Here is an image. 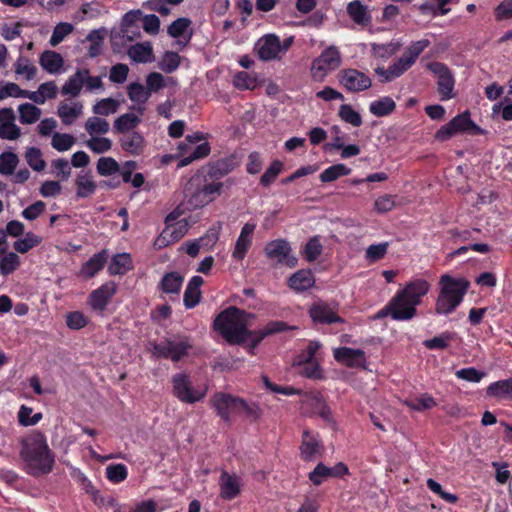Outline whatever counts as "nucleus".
I'll return each mask as SVG.
<instances>
[{
  "label": "nucleus",
  "instance_id": "1",
  "mask_svg": "<svg viewBox=\"0 0 512 512\" xmlns=\"http://www.w3.org/2000/svg\"><path fill=\"white\" fill-rule=\"evenodd\" d=\"M20 445L19 454L24 462L26 471L30 475L38 477L52 471L55 456L42 432H31L21 438Z\"/></svg>",
  "mask_w": 512,
  "mask_h": 512
},
{
  "label": "nucleus",
  "instance_id": "2",
  "mask_svg": "<svg viewBox=\"0 0 512 512\" xmlns=\"http://www.w3.org/2000/svg\"><path fill=\"white\" fill-rule=\"evenodd\" d=\"M430 289V284L424 279L408 282L404 289L397 292L390 302L377 313V318L390 315L393 320H410L416 315V306Z\"/></svg>",
  "mask_w": 512,
  "mask_h": 512
},
{
  "label": "nucleus",
  "instance_id": "3",
  "mask_svg": "<svg viewBox=\"0 0 512 512\" xmlns=\"http://www.w3.org/2000/svg\"><path fill=\"white\" fill-rule=\"evenodd\" d=\"M254 318V314L231 306L216 316L213 327L229 344L239 345L252 335L247 327Z\"/></svg>",
  "mask_w": 512,
  "mask_h": 512
},
{
  "label": "nucleus",
  "instance_id": "4",
  "mask_svg": "<svg viewBox=\"0 0 512 512\" xmlns=\"http://www.w3.org/2000/svg\"><path fill=\"white\" fill-rule=\"evenodd\" d=\"M440 285L435 311L437 314L447 315L460 305L468 290L469 282L463 278L456 279L449 275H443L440 278Z\"/></svg>",
  "mask_w": 512,
  "mask_h": 512
},
{
  "label": "nucleus",
  "instance_id": "5",
  "mask_svg": "<svg viewBox=\"0 0 512 512\" xmlns=\"http://www.w3.org/2000/svg\"><path fill=\"white\" fill-rule=\"evenodd\" d=\"M224 185L223 182H211L193 189V183L191 182L189 187L186 188L187 208L195 210L208 205L220 195Z\"/></svg>",
  "mask_w": 512,
  "mask_h": 512
},
{
  "label": "nucleus",
  "instance_id": "6",
  "mask_svg": "<svg viewBox=\"0 0 512 512\" xmlns=\"http://www.w3.org/2000/svg\"><path fill=\"white\" fill-rule=\"evenodd\" d=\"M171 382L173 395L182 403L194 404L206 396L207 388H195L190 377L185 373L173 375Z\"/></svg>",
  "mask_w": 512,
  "mask_h": 512
},
{
  "label": "nucleus",
  "instance_id": "7",
  "mask_svg": "<svg viewBox=\"0 0 512 512\" xmlns=\"http://www.w3.org/2000/svg\"><path fill=\"white\" fill-rule=\"evenodd\" d=\"M341 65V55L335 46L325 49L311 65V74L316 80H323L325 76Z\"/></svg>",
  "mask_w": 512,
  "mask_h": 512
},
{
  "label": "nucleus",
  "instance_id": "8",
  "mask_svg": "<svg viewBox=\"0 0 512 512\" xmlns=\"http://www.w3.org/2000/svg\"><path fill=\"white\" fill-rule=\"evenodd\" d=\"M428 69L437 76V91L442 101L455 97V79L451 70L441 62H431Z\"/></svg>",
  "mask_w": 512,
  "mask_h": 512
},
{
  "label": "nucleus",
  "instance_id": "9",
  "mask_svg": "<svg viewBox=\"0 0 512 512\" xmlns=\"http://www.w3.org/2000/svg\"><path fill=\"white\" fill-rule=\"evenodd\" d=\"M191 347L187 339H166L153 346V354L159 358L171 359L172 361H179L186 354Z\"/></svg>",
  "mask_w": 512,
  "mask_h": 512
},
{
  "label": "nucleus",
  "instance_id": "10",
  "mask_svg": "<svg viewBox=\"0 0 512 512\" xmlns=\"http://www.w3.org/2000/svg\"><path fill=\"white\" fill-rule=\"evenodd\" d=\"M265 254L267 258L275 260L277 264L286 265L293 268L297 265L298 259L291 255V246L284 239H276L270 241L265 246Z\"/></svg>",
  "mask_w": 512,
  "mask_h": 512
},
{
  "label": "nucleus",
  "instance_id": "11",
  "mask_svg": "<svg viewBox=\"0 0 512 512\" xmlns=\"http://www.w3.org/2000/svg\"><path fill=\"white\" fill-rule=\"evenodd\" d=\"M339 305L335 302L327 303L322 300L313 303L308 312L314 323L333 324L344 323V319L338 315Z\"/></svg>",
  "mask_w": 512,
  "mask_h": 512
},
{
  "label": "nucleus",
  "instance_id": "12",
  "mask_svg": "<svg viewBox=\"0 0 512 512\" xmlns=\"http://www.w3.org/2000/svg\"><path fill=\"white\" fill-rule=\"evenodd\" d=\"M338 80L347 91L353 93L365 91L372 85L368 75L354 68L341 70L338 73Z\"/></svg>",
  "mask_w": 512,
  "mask_h": 512
},
{
  "label": "nucleus",
  "instance_id": "13",
  "mask_svg": "<svg viewBox=\"0 0 512 512\" xmlns=\"http://www.w3.org/2000/svg\"><path fill=\"white\" fill-rule=\"evenodd\" d=\"M210 405L215 409L217 415L226 423L231 421L230 415L238 413L240 397L217 392L213 394L209 400Z\"/></svg>",
  "mask_w": 512,
  "mask_h": 512
},
{
  "label": "nucleus",
  "instance_id": "14",
  "mask_svg": "<svg viewBox=\"0 0 512 512\" xmlns=\"http://www.w3.org/2000/svg\"><path fill=\"white\" fill-rule=\"evenodd\" d=\"M333 355L338 362H342L348 367L366 368L365 352L361 349L340 347L334 350Z\"/></svg>",
  "mask_w": 512,
  "mask_h": 512
},
{
  "label": "nucleus",
  "instance_id": "15",
  "mask_svg": "<svg viewBox=\"0 0 512 512\" xmlns=\"http://www.w3.org/2000/svg\"><path fill=\"white\" fill-rule=\"evenodd\" d=\"M140 16V10L129 11L123 16V27L121 31L111 35V43L113 47L126 45L128 42H132L134 40V36H131L130 32H132L131 28L134 22H136Z\"/></svg>",
  "mask_w": 512,
  "mask_h": 512
},
{
  "label": "nucleus",
  "instance_id": "16",
  "mask_svg": "<svg viewBox=\"0 0 512 512\" xmlns=\"http://www.w3.org/2000/svg\"><path fill=\"white\" fill-rule=\"evenodd\" d=\"M116 284L109 282L94 290L89 296V304L93 310L103 311L112 296L116 293Z\"/></svg>",
  "mask_w": 512,
  "mask_h": 512
},
{
  "label": "nucleus",
  "instance_id": "17",
  "mask_svg": "<svg viewBox=\"0 0 512 512\" xmlns=\"http://www.w3.org/2000/svg\"><path fill=\"white\" fill-rule=\"evenodd\" d=\"M258 56L261 60L270 61L275 59L282 50L279 38L269 34L261 38L258 43Z\"/></svg>",
  "mask_w": 512,
  "mask_h": 512
},
{
  "label": "nucleus",
  "instance_id": "18",
  "mask_svg": "<svg viewBox=\"0 0 512 512\" xmlns=\"http://www.w3.org/2000/svg\"><path fill=\"white\" fill-rule=\"evenodd\" d=\"M255 228L256 225L254 223H246L242 227L232 254L235 259L242 260L245 257L246 252L252 244V235Z\"/></svg>",
  "mask_w": 512,
  "mask_h": 512
},
{
  "label": "nucleus",
  "instance_id": "19",
  "mask_svg": "<svg viewBox=\"0 0 512 512\" xmlns=\"http://www.w3.org/2000/svg\"><path fill=\"white\" fill-rule=\"evenodd\" d=\"M220 496L226 500L234 499L240 493V479L235 474L226 471L219 478Z\"/></svg>",
  "mask_w": 512,
  "mask_h": 512
},
{
  "label": "nucleus",
  "instance_id": "20",
  "mask_svg": "<svg viewBox=\"0 0 512 512\" xmlns=\"http://www.w3.org/2000/svg\"><path fill=\"white\" fill-rule=\"evenodd\" d=\"M320 440L308 430L303 431L300 455L304 461H312L320 453Z\"/></svg>",
  "mask_w": 512,
  "mask_h": 512
},
{
  "label": "nucleus",
  "instance_id": "21",
  "mask_svg": "<svg viewBox=\"0 0 512 512\" xmlns=\"http://www.w3.org/2000/svg\"><path fill=\"white\" fill-rule=\"evenodd\" d=\"M204 283L201 276H193L187 284L184 292L183 302L187 309L194 308L201 300L200 287Z\"/></svg>",
  "mask_w": 512,
  "mask_h": 512
},
{
  "label": "nucleus",
  "instance_id": "22",
  "mask_svg": "<svg viewBox=\"0 0 512 512\" xmlns=\"http://www.w3.org/2000/svg\"><path fill=\"white\" fill-rule=\"evenodd\" d=\"M84 76H87V69H77L62 86L61 94L64 96L77 97L84 86Z\"/></svg>",
  "mask_w": 512,
  "mask_h": 512
},
{
  "label": "nucleus",
  "instance_id": "23",
  "mask_svg": "<svg viewBox=\"0 0 512 512\" xmlns=\"http://www.w3.org/2000/svg\"><path fill=\"white\" fill-rule=\"evenodd\" d=\"M303 403L311 406L323 420H331V410L326 404L320 392H309L304 394Z\"/></svg>",
  "mask_w": 512,
  "mask_h": 512
},
{
  "label": "nucleus",
  "instance_id": "24",
  "mask_svg": "<svg viewBox=\"0 0 512 512\" xmlns=\"http://www.w3.org/2000/svg\"><path fill=\"white\" fill-rule=\"evenodd\" d=\"M119 142L121 148L132 155H140L144 150V138L139 132L122 134Z\"/></svg>",
  "mask_w": 512,
  "mask_h": 512
},
{
  "label": "nucleus",
  "instance_id": "25",
  "mask_svg": "<svg viewBox=\"0 0 512 512\" xmlns=\"http://www.w3.org/2000/svg\"><path fill=\"white\" fill-rule=\"evenodd\" d=\"M409 67L405 62L399 58L396 62L390 65L387 69L384 67L375 68V73L380 77V82H391L392 80L400 77Z\"/></svg>",
  "mask_w": 512,
  "mask_h": 512
},
{
  "label": "nucleus",
  "instance_id": "26",
  "mask_svg": "<svg viewBox=\"0 0 512 512\" xmlns=\"http://www.w3.org/2000/svg\"><path fill=\"white\" fill-rule=\"evenodd\" d=\"M39 64L48 73L57 74L60 72L64 64V60L59 53L52 50H46L41 54Z\"/></svg>",
  "mask_w": 512,
  "mask_h": 512
},
{
  "label": "nucleus",
  "instance_id": "27",
  "mask_svg": "<svg viewBox=\"0 0 512 512\" xmlns=\"http://www.w3.org/2000/svg\"><path fill=\"white\" fill-rule=\"evenodd\" d=\"M315 283V278L310 270H298L288 280L289 287L295 291H305Z\"/></svg>",
  "mask_w": 512,
  "mask_h": 512
},
{
  "label": "nucleus",
  "instance_id": "28",
  "mask_svg": "<svg viewBox=\"0 0 512 512\" xmlns=\"http://www.w3.org/2000/svg\"><path fill=\"white\" fill-rule=\"evenodd\" d=\"M451 121V126L458 132H469L472 134H481L482 129L476 125L470 118V112L465 111L455 116Z\"/></svg>",
  "mask_w": 512,
  "mask_h": 512
},
{
  "label": "nucleus",
  "instance_id": "29",
  "mask_svg": "<svg viewBox=\"0 0 512 512\" xmlns=\"http://www.w3.org/2000/svg\"><path fill=\"white\" fill-rule=\"evenodd\" d=\"M128 56L137 63H148L154 60L153 49L149 42L131 46L128 49Z\"/></svg>",
  "mask_w": 512,
  "mask_h": 512
},
{
  "label": "nucleus",
  "instance_id": "30",
  "mask_svg": "<svg viewBox=\"0 0 512 512\" xmlns=\"http://www.w3.org/2000/svg\"><path fill=\"white\" fill-rule=\"evenodd\" d=\"M347 13L356 24L366 26L371 22V16L367 7L359 0H355L348 4Z\"/></svg>",
  "mask_w": 512,
  "mask_h": 512
},
{
  "label": "nucleus",
  "instance_id": "31",
  "mask_svg": "<svg viewBox=\"0 0 512 512\" xmlns=\"http://www.w3.org/2000/svg\"><path fill=\"white\" fill-rule=\"evenodd\" d=\"M183 284V277L178 272L166 273L159 283V288L167 294L178 295Z\"/></svg>",
  "mask_w": 512,
  "mask_h": 512
},
{
  "label": "nucleus",
  "instance_id": "32",
  "mask_svg": "<svg viewBox=\"0 0 512 512\" xmlns=\"http://www.w3.org/2000/svg\"><path fill=\"white\" fill-rule=\"evenodd\" d=\"M234 161L230 158L219 159L208 165L207 176L211 179H220L229 174L234 169Z\"/></svg>",
  "mask_w": 512,
  "mask_h": 512
},
{
  "label": "nucleus",
  "instance_id": "33",
  "mask_svg": "<svg viewBox=\"0 0 512 512\" xmlns=\"http://www.w3.org/2000/svg\"><path fill=\"white\" fill-rule=\"evenodd\" d=\"M132 268V260L130 254L120 253L111 259L108 265L110 275H123Z\"/></svg>",
  "mask_w": 512,
  "mask_h": 512
},
{
  "label": "nucleus",
  "instance_id": "34",
  "mask_svg": "<svg viewBox=\"0 0 512 512\" xmlns=\"http://www.w3.org/2000/svg\"><path fill=\"white\" fill-rule=\"evenodd\" d=\"M82 109L83 105L80 102H75L72 105L61 103L57 114L65 125H70L82 114Z\"/></svg>",
  "mask_w": 512,
  "mask_h": 512
},
{
  "label": "nucleus",
  "instance_id": "35",
  "mask_svg": "<svg viewBox=\"0 0 512 512\" xmlns=\"http://www.w3.org/2000/svg\"><path fill=\"white\" fill-rule=\"evenodd\" d=\"M140 122L141 118L138 115L133 113H125L114 121V129L115 132L121 134L134 132L133 130L138 126Z\"/></svg>",
  "mask_w": 512,
  "mask_h": 512
},
{
  "label": "nucleus",
  "instance_id": "36",
  "mask_svg": "<svg viewBox=\"0 0 512 512\" xmlns=\"http://www.w3.org/2000/svg\"><path fill=\"white\" fill-rule=\"evenodd\" d=\"M430 45L428 39H422L419 41L412 42L405 50L403 55L400 57L405 64L410 68L419 55Z\"/></svg>",
  "mask_w": 512,
  "mask_h": 512
},
{
  "label": "nucleus",
  "instance_id": "37",
  "mask_svg": "<svg viewBox=\"0 0 512 512\" xmlns=\"http://www.w3.org/2000/svg\"><path fill=\"white\" fill-rule=\"evenodd\" d=\"M395 108L396 103L389 96H385L378 100H375L371 102L369 105L370 113L376 117L388 116L395 110Z\"/></svg>",
  "mask_w": 512,
  "mask_h": 512
},
{
  "label": "nucleus",
  "instance_id": "38",
  "mask_svg": "<svg viewBox=\"0 0 512 512\" xmlns=\"http://www.w3.org/2000/svg\"><path fill=\"white\" fill-rule=\"evenodd\" d=\"M107 260L105 251L94 254L82 267V274L88 278L94 277L104 266Z\"/></svg>",
  "mask_w": 512,
  "mask_h": 512
},
{
  "label": "nucleus",
  "instance_id": "39",
  "mask_svg": "<svg viewBox=\"0 0 512 512\" xmlns=\"http://www.w3.org/2000/svg\"><path fill=\"white\" fill-rule=\"evenodd\" d=\"M490 397L509 398L512 397V378L499 380L491 383L486 390Z\"/></svg>",
  "mask_w": 512,
  "mask_h": 512
},
{
  "label": "nucleus",
  "instance_id": "40",
  "mask_svg": "<svg viewBox=\"0 0 512 512\" xmlns=\"http://www.w3.org/2000/svg\"><path fill=\"white\" fill-rule=\"evenodd\" d=\"M186 232V224H168L160 235V241L163 245H167L171 242H176L181 239Z\"/></svg>",
  "mask_w": 512,
  "mask_h": 512
},
{
  "label": "nucleus",
  "instance_id": "41",
  "mask_svg": "<svg viewBox=\"0 0 512 512\" xmlns=\"http://www.w3.org/2000/svg\"><path fill=\"white\" fill-rule=\"evenodd\" d=\"M218 237L215 233L206 234L192 242L186 244V253L191 257H196L202 247L213 246Z\"/></svg>",
  "mask_w": 512,
  "mask_h": 512
},
{
  "label": "nucleus",
  "instance_id": "42",
  "mask_svg": "<svg viewBox=\"0 0 512 512\" xmlns=\"http://www.w3.org/2000/svg\"><path fill=\"white\" fill-rule=\"evenodd\" d=\"M19 120L22 124H33L40 119L41 109L31 103H23L18 107Z\"/></svg>",
  "mask_w": 512,
  "mask_h": 512
},
{
  "label": "nucleus",
  "instance_id": "43",
  "mask_svg": "<svg viewBox=\"0 0 512 512\" xmlns=\"http://www.w3.org/2000/svg\"><path fill=\"white\" fill-rule=\"evenodd\" d=\"M237 414L243 415L251 422H256L261 418L263 411L257 403H248L240 398Z\"/></svg>",
  "mask_w": 512,
  "mask_h": 512
},
{
  "label": "nucleus",
  "instance_id": "44",
  "mask_svg": "<svg viewBox=\"0 0 512 512\" xmlns=\"http://www.w3.org/2000/svg\"><path fill=\"white\" fill-rule=\"evenodd\" d=\"M350 173H351V169L349 167H347L345 164L339 163V164L332 165V166L328 167L327 169H325L320 174L319 177L322 182L327 183V182L335 181L336 179H338L341 176L349 175Z\"/></svg>",
  "mask_w": 512,
  "mask_h": 512
},
{
  "label": "nucleus",
  "instance_id": "45",
  "mask_svg": "<svg viewBox=\"0 0 512 512\" xmlns=\"http://www.w3.org/2000/svg\"><path fill=\"white\" fill-rule=\"evenodd\" d=\"M104 29H94L89 32L86 39L91 42L88 48V56L90 58H95L101 53L104 35Z\"/></svg>",
  "mask_w": 512,
  "mask_h": 512
},
{
  "label": "nucleus",
  "instance_id": "46",
  "mask_svg": "<svg viewBox=\"0 0 512 512\" xmlns=\"http://www.w3.org/2000/svg\"><path fill=\"white\" fill-rule=\"evenodd\" d=\"M120 106L119 101L113 98H104L98 101L92 108V111L96 115L109 116L117 112Z\"/></svg>",
  "mask_w": 512,
  "mask_h": 512
},
{
  "label": "nucleus",
  "instance_id": "47",
  "mask_svg": "<svg viewBox=\"0 0 512 512\" xmlns=\"http://www.w3.org/2000/svg\"><path fill=\"white\" fill-rule=\"evenodd\" d=\"M127 90L129 99L141 105L145 104L150 97V92L138 82L130 83Z\"/></svg>",
  "mask_w": 512,
  "mask_h": 512
},
{
  "label": "nucleus",
  "instance_id": "48",
  "mask_svg": "<svg viewBox=\"0 0 512 512\" xmlns=\"http://www.w3.org/2000/svg\"><path fill=\"white\" fill-rule=\"evenodd\" d=\"M110 125L107 120L100 117H90L85 123V129L90 136L105 134L109 131Z\"/></svg>",
  "mask_w": 512,
  "mask_h": 512
},
{
  "label": "nucleus",
  "instance_id": "49",
  "mask_svg": "<svg viewBox=\"0 0 512 512\" xmlns=\"http://www.w3.org/2000/svg\"><path fill=\"white\" fill-rule=\"evenodd\" d=\"M78 198H87L92 195L96 190V184L88 175H79L76 179Z\"/></svg>",
  "mask_w": 512,
  "mask_h": 512
},
{
  "label": "nucleus",
  "instance_id": "50",
  "mask_svg": "<svg viewBox=\"0 0 512 512\" xmlns=\"http://www.w3.org/2000/svg\"><path fill=\"white\" fill-rule=\"evenodd\" d=\"M180 65V56L176 52L166 51L158 62V68L165 73L174 72Z\"/></svg>",
  "mask_w": 512,
  "mask_h": 512
},
{
  "label": "nucleus",
  "instance_id": "51",
  "mask_svg": "<svg viewBox=\"0 0 512 512\" xmlns=\"http://www.w3.org/2000/svg\"><path fill=\"white\" fill-rule=\"evenodd\" d=\"M74 30V26L68 22H60L58 23L53 30L51 38L49 40L50 45L55 47L60 44L65 37L71 34Z\"/></svg>",
  "mask_w": 512,
  "mask_h": 512
},
{
  "label": "nucleus",
  "instance_id": "52",
  "mask_svg": "<svg viewBox=\"0 0 512 512\" xmlns=\"http://www.w3.org/2000/svg\"><path fill=\"white\" fill-rule=\"evenodd\" d=\"M28 165L37 172L44 170L46 162L42 158V152L37 147H30L25 153Z\"/></svg>",
  "mask_w": 512,
  "mask_h": 512
},
{
  "label": "nucleus",
  "instance_id": "53",
  "mask_svg": "<svg viewBox=\"0 0 512 512\" xmlns=\"http://www.w3.org/2000/svg\"><path fill=\"white\" fill-rule=\"evenodd\" d=\"M322 251L323 246L320 243L319 236H314L306 243L303 255L308 262H313L321 255Z\"/></svg>",
  "mask_w": 512,
  "mask_h": 512
},
{
  "label": "nucleus",
  "instance_id": "54",
  "mask_svg": "<svg viewBox=\"0 0 512 512\" xmlns=\"http://www.w3.org/2000/svg\"><path fill=\"white\" fill-rule=\"evenodd\" d=\"M282 170L283 163L280 160H274L260 177V184L264 187L270 186Z\"/></svg>",
  "mask_w": 512,
  "mask_h": 512
},
{
  "label": "nucleus",
  "instance_id": "55",
  "mask_svg": "<svg viewBox=\"0 0 512 512\" xmlns=\"http://www.w3.org/2000/svg\"><path fill=\"white\" fill-rule=\"evenodd\" d=\"M19 162L18 156L13 152H3L0 154V173L2 175H11Z\"/></svg>",
  "mask_w": 512,
  "mask_h": 512
},
{
  "label": "nucleus",
  "instance_id": "56",
  "mask_svg": "<svg viewBox=\"0 0 512 512\" xmlns=\"http://www.w3.org/2000/svg\"><path fill=\"white\" fill-rule=\"evenodd\" d=\"M41 243V238L31 232L27 233L25 238L18 239L14 242V249L19 253H26L30 249L38 246Z\"/></svg>",
  "mask_w": 512,
  "mask_h": 512
},
{
  "label": "nucleus",
  "instance_id": "57",
  "mask_svg": "<svg viewBox=\"0 0 512 512\" xmlns=\"http://www.w3.org/2000/svg\"><path fill=\"white\" fill-rule=\"evenodd\" d=\"M20 265L19 256L14 252L7 253L0 259V273L7 276L13 273Z\"/></svg>",
  "mask_w": 512,
  "mask_h": 512
},
{
  "label": "nucleus",
  "instance_id": "58",
  "mask_svg": "<svg viewBox=\"0 0 512 512\" xmlns=\"http://www.w3.org/2000/svg\"><path fill=\"white\" fill-rule=\"evenodd\" d=\"M75 143V138L66 133H54L51 141V145L54 149L59 152H64L69 150Z\"/></svg>",
  "mask_w": 512,
  "mask_h": 512
},
{
  "label": "nucleus",
  "instance_id": "59",
  "mask_svg": "<svg viewBox=\"0 0 512 512\" xmlns=\"http://www.w3.org/2000/svg\"><path fill=\"white\" fill-rule=\"evenodd\" d=\"M339 116L343 121L353 125L354 127H359L362 125V118L360 114L355 111L349 104H343L340 106Z\"/></svg>",
  "mask_w": 512,
  "mask_h": 512
},
{
  "label": "nucleus",
  "instance_id": "60",
  "mask_svg": "<svg viewBox=\"0 0 512 512\" xmlns=\"http://www.w3.org/2000/svg\"><path fill=\"white\" fill-rule=\"evenodd\" d=\"M15 73L19 75H25L27 80H32L37 73V68L33 66L29 59L20 56L14 64Z\"/></svg>",
  "mask_w": 512,
  "mask_h": 512
},
{
  "label": "nucleus",
  "instance_id": "61",
  "mask_svg": "<svg viewBox=\"0 0 512 512\" xmlns=\"http://www.w3.org/2000/svg\"><path fill=\"white\" fill-rule=\"evenodd\" d=\"M210 153V146L207 142L197 145L193 152L186 157H183L180 161L178 166L184 167L192 163L194 160L204 158L208 156Z\"/></svg>",
  "mask_w": 512,
  "mask_h": 512
},
{
  "label": "nucleus",
  "instance_id": "62",
  "mask_svg": "<svg viewBox=\"0 0 512 512\" xmlns=\"http://www.w3.org/2000/svg\"><path fill=\"white\" fill-rule=\"evenodd\" d=\"M128 476L127 468L124 464H111L106 467V477L113 483H120Z\"/></svg>",
  "mask_w": 512,
  "mask_h": 512
},
{
  "label": "nucleus",
  "instance_id": "63",
  "mask_svg": "<svg viewBox=\"0 0 512 512\" xmlns=\"http://www.w3.org/2000/svg\"><path fill=\"white\" fill-rule=\"evenodd\" d=\"M97 172L101 176H109L119 171L117 161L111 157H101L97 162Z\"/></svg>",
  "mask_w": 512,
  "mask_h": 512
},
{
  "label": "nucleus",
  "instance_id": "64",
  "mask_svg": "<svg viewBox=\"0 0 512 512\" xmlns=\"http://www.w3.org/2000/svg\"><path fill=\"white\" fill-rule=\"evenodd\" d=\"M191 23V20L187 17L178 18L169 25L167 32L172 38H179L184 35Z\"/></svg>",
  "mask_w": 512,
  "mask_h": 512
}]
</instances>
